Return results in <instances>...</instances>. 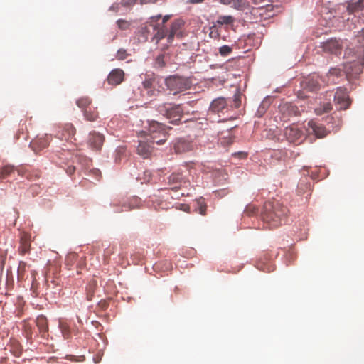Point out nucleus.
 Listing matches in <instances>:
<instances>
[{
    "label": "nucleus",
    "mask_w": 364,
    "mask_h": 364,
    "mask_svg": "<svg viewBox=\"0 0 364 364\" xmlns=\"http://www.w3.org/2000/svg\"><path fill=\"white\" fill-rule=\"evenodd\" d=\"M287 213V208L278 201H268L264 204L262 219L267 228L274 229L282 225Z\"/></svg>",
    "instance_id": "f257e3e1"
},
{
    "label": "nucleus",
    "mask_w": 364,
    "mask_h": 364,
    "mask_svg": "<svg viewBox=\"0 0 364 364\" xmlns=\"http://www.w3.org/2000/svg\"><path fill=\"white\" fill-rule=\"evenodd\" d=\"M156 109L161 114L170 119L171 122L180 121L183 112L181 105L172 103L160 104L157 106Z\"/></svg>",
    "instance_id": "f03ea898"
},
{
    "label": "nucleus",
    "mask_w": 364,
    "mask_h": 364,
    "mask_svg": "<svg viewBox=\"0 0 364 364\" xmlns=\"http://www.w3.org/2000/svg\"><path fill=\"white\" fill-rule=\"evenodd\" d=\"M165 85L173 95H176L188 90L191 82L188 78L172 75L166 79Z\"/></svg>",
    "instance_id": "7ed1b4c3"
},
{
    "label": "nucleus",
    "mask_w": 364,
    "mask_h": 364,
    "mask_svg": "<svg viewBox=\"0 0 364 364\" xmlns=\"http://www.w3.org/2000/svg\"><path fill=\"white\" fill-rule=\"evenodd\" d=\"M149 135L151 139V143L162 144L167 140V133L164 125L156 121L149 123Z\"/></svg>",
    "instance_id": "20e7f679"
},
{
    "label": "nucleus",
    "mask_w": 364,
    "mask_h": 364,
    "mask_svg": "<svg viewBox=\"0 0 364 364\" xmlns=\"http://www.w3.org/2000/svg\"><path fill=\"white\" fill-rule=\"evenodd\" d=\"M161 18V15H156L151 16L149 18V25L153 27L154 30L156 31V33L154 35L152 38V41H156V43H158L161 40L164 38L165 37L168 38V29L166 26H160L158 22L159 20Z\"/></svg>",
    "instance_id": "39448f33"
},
{
    "label": "nucleus",
    "mask_w": 364,
    "mask_h": 364,
    "mask_svg": "<svg viewBox=\"0 0 364 364\" xmlns=\"http://www.w3.org/2000/svg\"><path fill=\"white\" fill-rule=\"evenodd\" d=\"M364 62L362 60L347 62L343 65V71L348 79L358 77L363 71Z\"/></svg>",
    "instance_id": "423d86ee"
},
{
    "label": "nucleus",
    "mask_w": 364,
    "mask_h": 364,
    "mask_svg": "<svg viewBox=\"0 0 364 364\" xmlns=\"http://www.w3.org/2000/svg\"><path fill=\"white\" fill-rule=\"evenodd\" d=\"M284 135L289 142L295 144H300L304 139L302 131L294 124L285 128Z\"/></svg>",
    "instance_id": "0eeeda50"
},
{
    "label": "nucleus",
    "mask_w": 364,
    "mask_h": 364,
    "mask_svg": "<svg viewBox=\"0 0 364 364\" xmlns=\"http://www.w3.org/2000/svg\"><path fill=\"white\" fill-rule=\"evenodd\" d=\"M334 102L340 109H346L350 105L348 92L344 87H338L334 95Z\"/></svg>",
    "instance_id": "6e6552de"
},
{
    "label": "nucleus",
    "mask_w": 364,
    "mask_h": 364,
    "mask_svg": "<svg viewBox=\"0 0 364 364\" xmlns=\"http://www.w3.org/2000/svg\"><path fill=\"white\" fill-rule=\"evenodd\" d=\"M322 48L326 53L339 55L343 49V41L336 38H331L322 43Z\"/></svg>",
    "instance_id": "1a4fd4ad"
},
{
    "label": "nucleus",
    "mask_w": 364,
    "mask_h": 364,
    "mask_svg": "<svg viewBox=\"0 0 364 364\" xmlns=\"http://www.w3.org/2000/svg\"><path fill=\"white\" fill-rule=\"evenodd\" d=\"M50 140L51 136L46 134L41 136H37L31 141L30 146L35 152H38L48 147Z\"/></svg>",
    "instance_id": "9d476101"
},
{
    "label": "nucleus",
    "mask_w": 364,
    "mask_h": 364,
    "mask_svg": "<svg viewBox=\"0 0 364 364\" xmlns=\"http://www.w3.org/2000/svg\"><path fill=\"white\" fill-rule=\"evenodd\" d=\"M308 131L309 133H314L318 138H323L328 135V132L326 127L314 120L308 122Z\"/></svg>",
    "instance_id": "9b49d317"
},
{
    "label": "nucleus",
    "mask_w": 364,
    "mask_h": 364,
    "mask_svg": "<svg viewBox=\"0 0 364 364\" xmlns=\"http://www.w3.org/2000/svg\"><path fill=\"white\" fill-rule=\"evenodd\" d=\"M105 137L102 134L97 132L90 133L88 144L92 149L100 150L104 143Z\"/></svg>",
    "instance_id": "f8f14e48"
},
{
    "label": "nucleus",
    "mask_w": 364,
    "mask_h": 364,
    "mask_svg": "<svg viewBox=\"0 0 364 364\" xmlns=\"http://www.w3.org/2000/svg\"><path fill=\"white\" fill-rule=\"evenodd\" d=\"M75 133L76 129L74 126L70 123H68L65 124L62 129L60 138L61 139H65L70 143H75L76 141L75 137Z\"/></svg>",
    "instance_id": "ddd939ff"
},
{
    "label": "nucleus",
    "mask_w": 364,
    "mask_h": 364,
    "mask_svg": "<svg viewBox=\"0 0 364 364\" xmlns=\"http://www.w3.org/2000/svg\"><path fill=\"white\" fill-rule=\"evenodd\" d=\"M124 71L121 69L117 68L110 72L107 80L111 85H118L124 80Z\"/></svg>",
    "instance_id": "4468645a"
},
{
    "label": "nucleus",
    "mask_w": 364,
    "mask_h": 364,
    "mask_svg": "<svg viewBox=\"0 0 364 364\" xmlns=\"http://www.w3.org/2000/svg\"><path fill=\"white\" fill-rule=\"evenodd\" d=\"M152 143L151 141H139L137 146V153L144 159L149 158L152 152Z\"/></svg>",
    "instance_id": "2eb2a0df"
},
{
    "label": "nucleus",
    "mask_w": 364,
    "mask_h": 364,
    "mask_svg": "<svg viewBox=\"0 0 364 364\" xmlns=\"http://www.w3.org/2000/svg\"><path fill=\"white\" fill-rule=\"evenodd\" d=\"M228 103L224 97L215 99L210 104L209 112L212 113H219L227 108Z\"/></svg>",
    "instance_id": "dca6fc26"
},
{
    "label": "nucleus",
    "mask_w": 364,
    "mask_h": 364,
    "mask_svg": "<svg viewBox=\"0 0 364 364\" xmlns=\"http://www.w3.org/2000/svg\"><path fill=\"white\" fill-rule=\"evenodd\" d=\"M36 322L42 337L46 338L48 336V323L46 317L43 315H40L37 317Z\"/></svg>",
    "instance_id": "f3484780"
},
{
    "label": "nucleus",
    "mask_w": 364,
    "mask_h": 364,
    "mask_svg": "<svg viewBox=\"0 0 364 364\" xmlns=\"http://www.w3.org/2000/svg\"><path fill=\"white\" fill-rule=\"evenodd\" d=\"M193 149V144L190 141L184 139H179L174 144V150L177 153H183Z\"/></svg>",
    "instance_id": "a211bd4d"
},
{
    "label": "nucleus",
    "mask_w": 364,
    "mask_h": 364,
    "mask_svg": "<svg viewBox=\"0 0 364 364\" xmlns=\"http://www.w3.org/2000/svg\"><path fill=\"white\" fill-rule=\"evenodd\" d=\"M279 110L282 114L284 115V117L289 116H296L299 112L298 108L296 106L292 105L291 103H284L279 106Z\"/></svg>",
    "instance_id": "6ab92c4d"
},
{
    "label": "nucleus",
    "mask_w": 364,
    "mask_h": 364,
    "mask_svg": "<svg viewBox=\"0 0 364 364\" xmlns=\"http://www.w3.org/2000/svg\"><path fill=\"white\" fill-rule=\"evenodd\" d=\"M17 172L19 176H26L31 181H36L41 178L40 171H28L23 167H18Z\"/></svg>",
    "instance_id": "aec40b11"
},
{
    "label": "nucleus",
    "mask_w": 364,
    "mask_h": 364,
    "mask_svg": "<svg viewBox=\"0 0 364 364\" xmlns=\"http://www.w3.org/2000/svg\"><path fill=\"white\" fill-rule=\"evenodd\" d=\"M183 26V22L181 20H175L172 22L171 28L168 34V43H171L175 35L181 29Z\"/></svg>",
    "instance_id": "412c9836"
},
{
    "label": "nucleus",
    "mask_w": 364,
    "mask_h": 364,
    "mask_svg": "<svg viewBox=\"0 0 364 364\" xmlns=\"http://www.w3.org/2000/svg\"><path fill=\"white\" fill-rule=\"evenodd\" d=\"M348 11L353 14L364 9V0H351L347 6Z\"/></svg>",
    "instance_id": "4be33fe9"
},
{
    "label": "nucleus",
    "mask_w": 364,
    "mask_h": 364,
    "mask_svg": "<svg viewBox=\"0 0 364 364\" xmlns=\"http://www.w3.org/2000/svg\"><path fill=\"white\" fill-rule=\"evenodd\" d=\"M154 82H155L154 78L146 79L143 82V87L146 90L147 95L150 97L156 96L157 94L159 92V90H155L154 89Z\"/></svg>",
    "instance_id": "5701e85b"
},
{
    "label": "nucleus",
    "mask_w": 364,
    "mask_h": 364,
    "mask_svg": "<svg viewBox=\"0 0 364 364\" xmlns=\"http://www.w3.org/2000/svg\"><path fill=\"white\" fill-rule=\"evenodd\" d=\"M17 168H15L14 166L11 164H6L0 168V180H4L7 177L11 176L16 171H17Z\"/></svg>",
    "instance_id": "b1692460"
},
{
    "label": "nucleus",
    "mask_w": 364,
    "mask_h": 364,
    "mask_svg": "<svg viewBox=\"0 0 364 364\" xmlns=\"http://www.w3.org/2000/svg\"><path fill=\"white\" fill-rule=\"evenodd\" d=\"M137 203H138V198H134L131 199L130 201H129V203H123L121 209L118 208V205L114 204V206L117 207L115 212L116 213H122L123 211L131 210L136 206Z\"/></svg>",
    "instance_id": "393cba45"
},
{
    "label": "nucleus",
    "mask_w": 364,
    "mask_h": 364,
    "mask_svg": "<svg viewBox=\"0 0 364 364\" xmlns=\"http://www.w3.org/2000/svg\"><path fill=\"white\" fill-rule=\"evenodd\" d=\"M85 118L90 122H94L98 118V112L95 108L90 107L83 111Z\"/></svg>",
    "instance_id": "a878e982"
},
{
    "label": "nucleus",
    "mask_w": 364,
    "mask_h": 364,
    "mask_svg": "<svg viewBox=\"0 0 364 364\" xmlns=\"http://www.w3.org/2000/svg\"><path fill=\"white\" fill-rule=\"evenodd\" d=\"M59 328L65 339H69L71 337V330L68 323L60 321L59 323Z\"/></svg>",
    "instance_id": "bb28decb"
},
{
    "label": "nucleus",
    "mask_w": 364,
    "mask_h": 364,
    "mask_svg": "<svg viewBox=\"0 0 364 364\" xmlns=\"http://www.w3.org/2000/svg\"><path fill=\"white\" fill-rule=\"evenodd\" d=\"M76 104L83 112L85 109H88L90 107L91 100L87 97H82L77 100Z\"/></svg>",
    "instance_id": "cd10ccee"
},
{
    "label": "nucleus",
    "mask_w": 364,
    "mask_h": 364,
    "mask_svg": "<svg viewBox=\"0 0 364 364\" xmlns=\"http://www.w3.org/2000/svg\"><path fill=\"white\" fill-rule=\"evenodd\" d=\"M234 22V18L232 16H220L217 20V23L220 25H230Z\"/></svg>",
    "instance_id": "c85d7f7f"
},
{
    "label": "nucleus",
    "mask_w": 364,
    "mask_h": 364,
    "mask_svg": "<svg viewBox=\"0 0 364 364\" xmlns=\"http://www.w3.org/2000/svg\"><path fill=\"white\" fill-rule=\"evenodd\" d=\"M30 250V243L29 242L24 238H22L21 240V245L19 247V251L21 254L24 255L28 252Z\"/></svg>",
    "instance_id": "c756f323"
},
{
    "label": "nucleus",
    "mask_w": 364,
    "mask_h": 364,
    "mask_svg": "<svg viewBox=\"0 0 364 364\" xmlns=\"http://www.w3.org/2000/svg\"><path fill=\"white\" fill-rule=\"evenodd\" d=\"M232 4V6L238 10H242L247 6V2L245 0H234Z\"/></svg>",
    "instance_id": "7c9ffc66"
},
{
    "label": "nucleus",
    "mask_w": 364,
    "mask_h": 364,
    "mask_svg": "<svg viewBox=\"0 0 364 364\" xmlns=\"http://www.w3.org/2000/svg\"><path fill=\"white\" fill-rule=\"evenodd\" d=\"M181 175L179 173H173L168 177V183L171 184H177L180 183Z\"/></svg>",
    "instance_id": "2f4dec72"
},
{
    "label": "nucleus",
    "mask_w": 364,
    "mask_h": 364,
    "mask_svg": "<svg viewBox=\"0 0 364 364\" xmlns=\"http://www.w3.org/2000/svg\"><path fill=\"white\" fill-rule=\"evenodd\" d=\"M232 51V49L230 46L225 45L220 48L219 53L222 56H228Z\"/></svg>",
    "instance_id": "473e14b6"
},
{
    "label": "nucleus",
    "mask_w": 364,
    "mask_h": 364,
    "mask_svg": "<svg viewBox=\"0 0 364 364\" xmlns=\"http://www.w3.org/2000/svg\"><path fill=\"white\" fill-rule=\"evenodd\" d=\"M210 33H209V36L210 38H214V39H218L219 38L220 36V31H218V29L217 28L216 26H213L210 28Z\"/></svg>",
    "instance_id": "72a5a7b5"
},
{
    "label": "nucleus",
    "mask_w": 364,
    "mask_h": 364,
    "mask_svg": "<svg viewBox=\"0 0 364 364\" xmlns=\"http://www.w3.org/2000/svg\"><path fill=\"white\" fill-rule=\"evenodd\" d=\"M127 56L128 54L127 50L125 49L121 48L117 51L116 58L119 60H123L126 59Z\"/></svg>",
    "instance_id": "f704fd0d"
},
{
    "label": "nucleus",
    "mask_w": 364,
    "mask_h": 364,
    "mask_svg": "<svg viewBox=\"0 0 364 364\" xmlns=\"http://www.w3.org/2000/svg\"><path fill=\"white\" fill-rule=\"evenodd\" d=\"M308 87L311 91H316L319 89V83L316 80H311L308 82Z\"/></svg>",
    "instance_id": "c9c22d12"
},
{
    "label": "nucleus",
    "mask_w": 364,
    "mask_h": 364,
    "mask_svg": "<svg viewBox=\"0 0 364 364\" xmlns=\"http://www.w3.org/2000/svg\"><path fill=\"white\" fill-rule=\"evenodd\" d=\"M23 333L27 339H31L32 338V328L29 324H24Z\"/></svg>",
    "instance_id": "e433bc0d"
},
{
    "label": "nucleus",
    "mask_w": 364,
    "mask_h": 364,
    "mask_svg": "<svg viewBox=\"0 0 364 364\" xmlns=\"http://www.w3.org/2000/svg\"><path fill=\"white\" fill-rule=\"evenodd\" d=\"M117 26L120 29L125 30L127 29L129 26V23L125 20L119 19L117 21Z\"/></svg>",
    "instance_id": "4c0bfd02"
},
{
    "label": "nucleus",
    "mask_w": 364,
    "mask_h": 364,
    "mask_svg": "<svg viewBox=\"0 0 364 364\" xmlns=\"http://www.w3.org/2000/svg\"><path fill=\"white\" fill-rule=\"evenodd\" d=\"M240 104H241V95L239 92H237L234 95V106L237 108L240 106Z\"/></svg>",
    "instance_id": "58836bf2"
},
{
    "label": "nucleus",
    "mask_w": 364,
    "mask_h": 364,
    "mask_svg": "<svg viewBox=\"0 0 364 364\" xmlns=\"http://www.w3.org/2000/svg\"><path fill=\"white\" fill-rule=\"evenodd\" d=\"M164 56L163 55H159L156 59V64L159 68H162L165 65V62L164 60Z\"/></svg>",
    "instance_id": "ea45409f"
},
{
    "label": "nucleus",
    "mask_w": 364,
    "mask_h": 364,
    "mask_svg": "<svg viewBox=\"0 0 364 364\" xmlns=\"http://www.w3.org/2000/svg\"><path fill=\"white\" fill-rule=\"evenodd\" d=\"M329 75L341 76V70L339 68H331L328 72Z\"/></svg>",
    "instance_id": "a19ab883"
},
{
    "label": "nucleus",
    "mask_w": 364,
    "mask_h": 364,
    "mask_svg": "<svg viewBox=\"0 0 364 364\" xmlns=\"http://www.w3.org/2000/svg\"><path fill=\"white\" fill-rule=\"evenodd\" d=\"M122 4L125 6H132L135 4L136 0H121Z\"/></svg>",
    "instance_id": "79ce46f5"
},
{
    "label": "nucleus",
    "mask_w": 364,
    "mask_h": 364,
    "mask_svg": "<svg viewBox=\"0 0 364 364\" xmlns=\"http://www.w3.org/2000/svg\"><path fill=\"white\" fill-rule=\"evenodd\" d=\"M257 267L259 269H262L263 271H267V272H271L273 270V268L272 267H269V265L268 266H264L262 264H261L260 263H258L257 264Z\"/></svg>",
    "instance_id": "37998d69"
},
{
    "label": "nucleus",
    "mask_w": 364,
    "mask_h": 364,
    "mask_svg": "<svg viewBox=\"0 0 364 364\" xmlns=\"http://www.w3.org/2000/svg\"><path fill=\"white\" fill-rule=\"evenodd\" d=\"M75 171V167L73 166H68V168H66V173L71 176L72 174H73Z\"/></svg>",
    "instance_id": "c03bdc74"
},
{
    "label": "nucleus",
    "mask_w": 364,
    "mask_h": 364,
    "mask_svg": "<svg viewBox=\"0 0 364 364\" xmlns=\"http://www.w3.org/2000/svg\"><path fill=\"white\" fill-rule=\"evenodd\" d=\"M157 1V0H139L140 4H154Z\"/></svg>",
    "instance_id": "a18cd8bd"
},
{
    "label": "nucleus",
    "mask_w": 364,
    "mask_h": 364,
    "mask_svg": "<svg viewBox=\"0 0 364 364\" xmlns=\"http://www.w3.org/2000/svg\"><path fill=\"white\" fill-rule=\"evenodd\" d=\"M170 15H166L163 17L161 23H159L160 26H166V23L170 19Z\"/></svg>",
    "instance_id": "49530a36"
},
{
    "label": "nucleus",
    "mask_w": 364,
    "mask_h": 364,
    "mask_svg": "<svg viewBox=\"0 0 364 364\" xmlns=\"http://www.w3.org/2000/svg\"><path fill=\"white\" fill-rule=\"evenodd\" d=\"M332 109V105L331 103H326L323 106V112H328Z\"/></svg>",
    "instance_id": "de8ad7c7"
},
{
    "label": "nucleus",
    "mask_w": 364,
    "mask_h": 364,
    "mask_svg": "<svg viewBox=\"0 0 364 364\" xmlns=\"http://www.w3.org/2000/svg\"><path fill=\"white\" fill-rule=\"evenodd\" d=\"M199 213L200 214L205 215L206 214V205H200L199 207Z\"/></svg>",
    "instance_id": "09e8293b"
},
{
    "label": "nucleus",
    "mask_w": 364,
    "mask_h": 364,
    "mask_svg": "<svg viewBox=\"0 0 364 364\" xmlns=\"http://www.w3.org/2000/svg\"><path fill=\"white\" fill-rule=\"evenodd\" d=\"M234 156H239V157L240 159H245L247 156V154L246 152H243V151H240V152H237V153H235L233 154Z\"/></svg>",
    "instance_id": "8fccbe9b"
},
{
    "label": "nucleus",
    "mask_w": 364,
    "mask_h": 364,
    "mask_svg": "<svg viewBox=\"0 0 364 364\" xmlns=\"http://www.w3.org/2000/svg\"><path fill=\"white\" fill-rule=\"evenodd\" d=\"M234 0H220V2L225 5H230Z\"/></svg>",
    "instance_id": "3c124183"
},
{
    "label": "nucleus",
    "mask_w": 364,
    "mask_h": 364,
    "mask_svg": "<svg viewBox=\"0 0 364 364\" xmlns=\"http://www.w3.org/2000/svg\"><path fill=\"white\" fill-rule=\"evenodd\" d=\"M205 0H189V2L191 4H200L203 2Z\"/></svg>",
    "instance_id": "603ef678"
},
{
    "label": "nucleus",
    "mask_w": 364,
    "mask_h": 364,
    "mask_svg": "<svg viewBox=\"0 0 364 364\" xmlns=\"http://www.w3.org/2000/svg\"><path fill=\"white\" fill-rule=\"evenodd\" d=\"M110 10H112V11H118V5H112L110 7Z\"/></svg>",
    "instance_id": "864d4df0"
},
{
    "label": "nucleus",
    "mask_w": 364,
    "mask_h": 364,
    "mask_svg": "<svg viewBox=\"0 0 364 364\" xmlns=\"http://www.w3.org/2000/svg\"><path fill=\"white\" fill-rule=\"evenodd\" d=\"M350 51H351V49H346V55L347 53H348V52H350Z\"/></svg>",
    "instance_id": "5fc2aeb1"
},
{
    "label": "nucleus",
    "mask_w": 364,
    "mask_h": 364,
    "mask_svg": "<svg viewBox=\"0 0 364 364\" xmlns=\"http://www.w3.org/2000/svg\"><path fill=\"white\" fill-rule=\"evenodd\" d=\"M178 188V187L176 186L171 187V189H176V188Z\"/></svg>",
    "instance_id": "6e6d98bb"
}]
</instances>
